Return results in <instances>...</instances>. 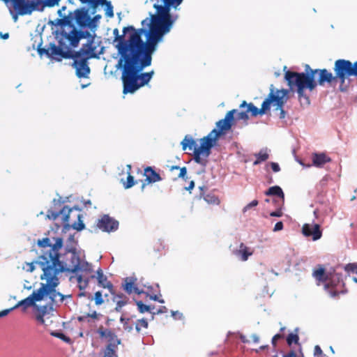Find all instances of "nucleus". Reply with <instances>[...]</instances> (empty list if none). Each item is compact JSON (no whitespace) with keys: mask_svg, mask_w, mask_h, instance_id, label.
Instances as JSON below:
<instances>
[{"mask_svg":"<svg viewBox=\"0 0 357 357\" xmlns=\"http://www.w3.org/2000/svg\"><path fill=\"white\" fill-rule=\"evenodd\" d=\"M269 152L270 151L268 149H262L259 151V153H255V156L256 157V160L254 161V165H258L261 162L266 161L269 158Z\"/></svg>","mask_w":357,"mask_h":357,"instance_id":"nucleus-30","label":"nucleus"},{"mask_svg":"<svg viewBox=\"0 0 357 357\" xmlns=\"http://www.w3.org/2000/svg\"><path fill=\"white\" fill-rule=\"evenodd\" d=\"M38 52L40 56L45 54L47 57L50 56V47L48 46L47 48H38Z\"/></svg>","mask_w":357,"mask_h":357,"instance_id":"nucleus-47","label":"nucleus"},{"mask_svg":"<svg viewBox=\"0 0 357 357\" xmlns=\"http://www.w3.org/2000/svg\"><path fill=\"white\" fill-rule=\"evenodd\" d=\"M204 200L208 204H218L219 201L217 197L213 195H206L204 197Z\"/></svg>","mask_w":357,"mask_h":357,"instance_id":"nucleus-40","label":"nucleus"},{"mask_svg":"<svg viewBox=\"0 0 357 357\" xmlns=\"http://www.w3.org/2000/svg\"><path fill=\"white\" fill-rule=\"evenodd\" d=\"M107 0H88L86 3H90L93 6H98V5H103Z\"/></svg>","mask_w":357,"mask_h":357,"instance_id":"nucleus-46","label":"nucleus"},{"mask_svg":"<svg viewBox=\"0 0 357 357\" xmlns=\"http://www.w3.org/2000/svg\"><path fill=\"white\" fill-rule=\"evenodd\" d=\"M186 174H187L186 167H183L180 168V173L178 175V176L180 178H184L185 176L186 175Z\"/></svg>","mask_w":357,"mask_h":357,"instance_id":"nucleus-56","label":"nucleus"},{"mask_svg":"<svg viewBox=\"0 0 357 357\" xmlns=\"http://www.w3.org/2000/svg\"><path fill=\"white\" fill-rule=\"evenodd\" d=\"M270 165L274 172H278L280 171V167L278 163L271 162Z\"/></svg>","mask_w":357,"mask_h":357,"instance_id":"nucleus-51","label":"nucleus"},{"mask_svg":"<svg viewBox=\"0 0 357 357\" xmlns=\"http://www.w3.org/2000/svg\"><path fill=\"white\" fill-rule=\"evenodd\" d=\"M282 337V335H280V334H276L273 336V337L272 338V344L273 345H275L276 344V342Z\"/></svg>","mask_w":357,"mask_h":357,"instance_id":"nucleus-58","label":"nucleus"},{"mask_svg":"<svg viewBox=\"0 0 357 357\" xmlns=\"http://www.w3.org/2000/svg\"><path fill=\"white\" fill-rule=\"evenodd\" d=\"M135 184L134 178L131 175H128L127 177V181L124 183L125 188H130Z\"/></svg>","mask_w":357,"mask_h":357,"instance_id":"nucleus-44","label":"nucleus"},{"mask_svg":"<svg viewBox=\"0 0 357 357\" xmlns=\"http://www.w3.org/2000/svg\"><path fill=\"white\" fill-rule=\"evenodd\" d=\"M97 226L103 231L111 232L118 229L119 222L109 215H105L98 220Z\"/></svg>","mask_w":357,"mask_h":357,"instance_id":"nucleus-20","label":"nucleus"},{"mask_svg":"<svg viewBox=\"0 0 357 357\" xmlns=\"http://www.w3.org/2000/svg\"><path fill=\"white\" fill-rule=\"evenodd\" d=\"M96 47L93 46V40H88L86 44L82 45V47L78 52L72 53V57H80L89 59L96 57L97 55L95 52Z\"/></svg>","mask_w":357,"mask_h":357,"instance_id":"nucleus-17","label":"nucleus"},{"mask_svg":"<svg viewBox=\"0 0 357 357\" xmlns=\"http://www.w3.org/2000/svg\"><path fill=\"white\" fill-rule=\"evenodd\" d=\"M313 277L319 282H324L325 284L328 281L329 273L325 271L324 268L320 267L313 272Z\"/></svg>","mask_w":357,"mask_h":357,"instance_id":"nucleus-32","label":"nucleus"},{"mask_svg":"<svg viewBox=\"0 0 357 357\" xmlns=\"http://www.w3.org/2000/svg\"><path fill=\"white\" fill-rule=\"evenodd\" d=\"M45 270L40 279L45 281V283H41L38 290L43 292V300L45 296H49L52 304L59 305L66 298L71 297V295L65 296L56 290V287L60 284L59 275L62 269H57L54 266L52 268L47 266Z\"/></svg>","mask_w":357,"mask_h":357,"instance_id":"nucleus-5","label":"nucleus"},{"mask_svg":"<svg viewBox=\"0 0 357 357\" xmlns=\"http://www.w3.org/2000/svg\"><path fill=\"white\" fill-rule=\"evenodd\" d=\"M334 71L336 77L342 84L351 76H355V63L344 59H338L335 63Z\"/></svg>","mask_w":357,"mask_h":357,"instance_id":"nucleus-11","label":"nucleus"},{"mask_svg":"<svg viewBox=\"0 0 357 357\" xmlns=\"http://www.w3.org/2000/svg\"><path fill=\"white\" fill-rule=\"evenodd\" d=\"M14 310H15V308H14V307H13L11 308L6 309V310H4L0 312V318L8 315L11 311H13Z\"/></svg>","mask_w":357,"mask_h":357,"instance_id":"nucleus-53","label":"nucleus"},{"mask_svg":"<svg viewBox=\"0 0 357 357\" xmlns=\"http://www.w3.org/2000/svg\"><path fill=\"white\" fill-rule=\"evenodd\" d=\"M283 229V223L282 222L280 221V222H278L275 225V227L273 228V231H280Z\"/></svg>","mask_w":357,"mask_h":357,"instance_id":"nucleus-52","label":"nucleus"},{"mask_svg":"<svg viewBox=\"0 0 357 357\" xmlns=\"http://www.w3.org/2000/svg\"><path fill=\"white\" fill-rule=\"evenodd\" d=\"M72 17L73 20H75L80 28L88 27L93 31L96 27V20L100 17V16H96L93 19H91L88 14V10L84 8L76 9L72 13Z\"/></svg>","mask_w":357,"mask_h":357,"instance_id":"nucleus-13","label":"nucleus"},{"mask_svg":"<svg viewBox=\"0 0 357 357\" xmlns=\"http://www.w3.org/2000/svg\"><path fill=\"white\" fill-rule=\"evenodd\" d=\"M273 101H276L280 104L282 103L281 97H273V85H271L270 93L262 102L261 109H258L252 103L247 104L245 101L241 103L240 107H246L247 113L250 112L252 116H257L258 114L263 115L266 114L270 109Z\"/></svg>","mask_w":357,"mask_h":357,"instance_id":"nucleus-9","label":"nucleus"},{"mask_svg":"<svg viewBox=\"0 0 357 357\" xmlns=\"http://www.w3.org/2000/svg\"><path fill=\"white\" fill-rule=\"evenodd\" d=\"M9 10V13L10 14V15L12 16V18L13 20V21L15 22H17V20H18V17L20 15L21 16H24V15H26L25 14L22 13H20V11L15 9V8H11L10 6H6Z\"/></svg>","mask_w":357,"mask_h":357,"instance_id":"nucleus-35","label":"nucleus"},{"mask_svg":"<svg viewBox=\"0 0 357 357\" xmlns=\"http://www.w3.org/2000/svg\"><path fill=\"white\" fill-rule=\"evenodd\" d=\"M74 60L73 66L76 70V75L78 77H87L90 68L87 63L86 59L80 57H72Z\"/></svg>","mask_w":357,"mask_h":357,"instance_id":"nucleus-18","label":"nucleus"},{"mask_svg":"<svg viewBox=\"0 0 357 357\" xmlns=\"http://www.w3.org/2000/svg\"><path fill=\"white\" fill-rule=\"evenodd\" d=\"M314 357H323V352L321 347L318 345L315 346L314 351Z\"/></svg>","mask_w":357,"mask_h":357,"instance_id":"nucleus-48","label":"nucleus"},{"mask_svg":"<svg viewBox=\"0 0 357 357\" xmlns=\"http://www.w3.org/2000/svg\"><path fill=\"white\" fill-rule=\"evenodd\" d=\"M330 161V158H328L324 153H314L312 155V162L313 165L316 167H321L322 165Z\"/></svg>","mask_w":357,"mask_h":357,"instance_id":"nucleus-26","label":"nucleus"},{"mask_svg":"<svg viewBox=\"0 0 357 357\" xmlns=\"http://www.w3.org/2000/svg\"><path fill=\"white\" fill-rule=\"evenodd\" d=\"M172 316L175 319H181L183 317V314L178 311H172Z\"/></svg>","mask_w":357,"mask_h":357,"instance_id":"nucleus-55","label":"nucleus"},{"mask_svg":"<svg viewBox=\"0 0 357 357\" xmlns=\"http://www.w3.org/2000/svg\"><path fill=\"white\" fill-rule=\"evenodd\" d=\"M50 56L58 61H61L62 58H70L72 57L71 48L73 47H66L59 43V46H56L54 43H50Z\"/></svg>","mask_w":357,"mask_h":357,"instance_id":"nucleus-16","label":"nucleus"},{"mask_svg":"<svg viewBox=\"0 0 357 357\" xmlns=\"http://www.w3.org/2000/svg\"><path fill=\"white\" fill-rule=\"evenodd\" d=\"M236 255L241 259V261H247L248 257L253 254V251L250 248L241 243L239 250L236 251Z\"/></svg>","mask_w":357,"mask_h":357,"instance_id":"nucleus-27","label":"nucleus"},{"mask_svg":"<svg viewBox=\"0 0 357 357\" xmlns=\"http://www.w3.org/2000/svg\"><path fill=\"white\" fill-rule=\"evenodd\" d=\"M43 300V292L39 291L38 289L34 290L32 294L25 299L19 301L15 306V310L22 307V311H25L30 307H33L39 313L46 314L48 312L52 310V306L48 305H38L36 302Z\"/></svg>","mask_w":357,"mask_h":357,"instance_id":"nucleus-8","label":"nucleus"},{"mask_svg":"<svg viewBox=\"0 0 357 357\" xmlns=\"http://www.w3.org/2000/svg\"><path fill=\"white\" fill-rule=\"evenodd\" d=\"M73 209V208H70L68 206H63L59 211L49 210L47 213V217L50 220H56L61 217L64 226L66 227L68 225V222L69 221L70 213L72 212Z\"/></svg>","mask_w":357,"mask_h":357,"instance_id":"nucleus-22","label":"nucleus"},{"mask_svg":"<svg viewBox=\"0 0 357 357\" xmlns=\"http://www.w3.org/2000/svg\"><path fill=\"white\" fill-rule=\"evenodd\" d=\"M40 315L37 316V320H38L40 323L43 324V323H44V321H44V319H43V316H44L45 314H43L42 313H40Z\"/></svg>","mask_w":357,"mask_h":357,"instance_id":"nucleus-61","label":"nucleus"},{"mask_svg":"<svg viewBox=\"0 0 357 357\" xmlns=\"http://www.w3.org/2000/svg\"><path fill=\"white\" fill-rule=\"evenodd\" d=\"M258 205V201L257 200H253L248 204H247L243 208V213H245L248 210L251 209L253 207H255Z\"/></svg>","mask_w":357,"mask_h":357,"instance_id":"nucleus-43","label":"nucleus"},{"mask_svg":"<svg viewBox=\"0 0 357 357\" xmlns=\"http://www.w3.org/2000/svg\"><path fill=\"white\" fill-rule=\"evenodd\" d=\"M97 313L94 311L91 314H87L78 317V320L82 322H89L91 319H95L97 318Z\"/></svg>","mask_w":357,"mask_h":357,"instance_id":"nucleus-38","label":"nucleus"},{"mask_svg":"<svg viewBox=\"0 0 357 357\" xmlns=\"http://www.w3.org/2000/svg\"><path fill=\"white\" fill-rule=\"evenodd\" d=\"M82 215L81 214L77 215V222L73 224L72 227L77 231H82L84 229L85 225L82 220Z\"/></svg>","mask_w":357,"mask_h":357,"instance_id":"nucleus-37","label":"nucleus"},{"mask_svg":"<svg viewBox=\"0 0 357 357\" xmlns=\"http://www.w3.org/2000/svg\"><path fill=\"white\" fill-rule=\"evenodd\" d=\"M113 34L114 36V41L118 42L116 45V47L118 50L119 54L121 55V57L118 61V68H122V82L123 84V93L126 94V88L128 87V82L130 74V69L131 68V59L132 56L130 55L131 52L130 50V47H128L130 44L131 40V33L128 40L125 39L124 29H123V34L119 35V32L118 29H114L113 31Z\"/></svg>","mask_w":357,"mask_h":357,"instance_id":"nucleus-7","label":"nucleus"},{"mask_svg":"<svg viewBox=\"0 0 357 357\" xmlns=\"http://www.w3.org/2000/svg\"><path fill=\"white\" fill-rule=\"evenodd\" d=\"M94 300L96 305H101L103 303L102 293L100 291L96 292Z\"/></svg>","mask_w":357,"mask_h":357,"instance_id":"nucleus-45","label":"nucleus"},{"mask_svg":"<svg viewBox=\"0 0 357 357\" xmlns=\"http://www.w3.org/2000/svg\"><path fill=\"white\" fill-rule=\"evenodd\" d=\"M270 215L272 217H280V216H282V213L280 210H278V211L271 212Z\"/></svg>","mask_w":357,"mask_h":357,"instance_id":"nucleus-59","label":"nucleus"},{"mask_svg":"<svg viewBox=\"0 0 357 357\" xmlns=\"http://www.w3.org/2000/svg\"><path fill=\"white\" fill-rule=\"evenodd\" d=\"M296 354L294 351H291L287 354L283 356V357H296Z\"/></svg>","mask_w":357,"mask_h":357,"instance_id":"nucleus-63","label":"nucleus"},{"mask_svg":"<svg viewBox=\"0 0 357 357\" xmlns=\"http://www.w3.org/2000/svg\"><path fill=\"white\" fill-rule=\"evenodd\" d=\"M248 118L246 110L239 112L237 109H232L227 113L225 119L216 123V127L218 130L214 128L206 136L200 139L199 146L191 136L186 135L181 142L182 149L184 151L187 149L193 151L194 160L197 164L206 166L208 161L207 158L211 154V150L215 145L220 136L231 128L234 120L247 121Z\"/></svg>","mask_w":357,"mask_h":357,"instance_id":"nucleus-2","label":"nucleus"},{"mask_svg":"<svg viewBox=\"0 0 357 357\" xmlns=\"http://www.w3.org/2000/svg\"><path fill=\"white\" fill-rule=\"evenodd\" d=\"M136 281L137 278L134 277H127L123 280L122 286L127 294H131L135 293L136 294L140 295L145 293L143 289H141L136 284Z\"/></svg>","mask_w":357,"mask_h":357,"instance_id":"nucleus-23","label":"nucleus"},{"mask_svg":"<svg viewBox=\"0 0 357 357\" xmlns=\"http://www.w3.org/2000/svg\"><path fill=\"white\" fill-rule=\"evenodd\" d=\"M287 93H288V91L286 89H280V90L277 89L275 91V89H273V97H280V98L281 97L282 103L280 104V103L277 102L276 101H273L271 102V105L273 107H275V110L280 111L279 117L281 119H284L285 116H286V112L284 110L283 107L287 102Z\"/></svg>","mask_w":357,"mask_h":357,"instance_id":"nucleus-19","label":"nucleus"},{"mask_svg":"<svg viewBox=\"0 0 357 357\" xmlns=\"http://www.w3.org/2000/svg\"><path fill=\"white\" fill-rule=\"evenodd\" d=\"M298 336L296 334L290 333L287 337V342L289 345H291L292 343L297 344L298 342Z\"/></svg>","mask_w":357,"mask_h":357,"instance_id":"nucleus-41","label":"nucleus"},{"mask_svg":"<svg viewBox=\"0 0 357 357\" xmlns=\"http://www.w3.org/2000/svg\"><path fill=\"white\" fill-rule=\"evenodd\" d=\"M66 10V6H62L60 9L58 10L57 13H58V15H59V17H67V15L65 13Z\"/></svg>","mask_w":357,"mask_h":357,"instance_id":"nucleus-54","label":"nucleus"},{"mask_svg":"<svg viewBox=\"0 0 357 357\" xmlns=\"http://www.w3.org/2000/svg\"><path fill=\"white\" fill-rule=\"evenodd\" d=\"M52 335L55 336V337H59L62 340H63L64 341L66 342H70V338L66 337L65 335H63V333H52Z\"/></svg>","mask_w":357,"mask_h":357,"instance_id":"nucleus-50","label":"nucleus"},{"mask_svg":"<svg viewBox=\"0 0 357 357\" xmlns=\"http://www.w3.org/2000/svg\"><path fill=\"white\" fill-rule=\"evenodd\" d=\"M120 343V341L119 340H116V344L109 343L105 350L103 357H117L115 351V348L116 347V345Z\"/></svg>","mask_w":357,"mask_h":357,"instance_id":"nucleus-34","label":"nucleus"},{"mask_svg":"<svg viewBox=\"0 0 357 357\" xmlns=\"http://www.w3.org/2000/svg\"><path fill=\"white\" fill-rule=\"evenodd\" d=\"M306 71L307 73L287 71L284 77L291 89L296 87L301 104L307 106L310 104V100L309 96L305 93L304 90L312 91L316 88L317 83L314 79V75L317 74V70H312L307 65Z\"/></svg>","mask_w":357,"mask_h":357,"instance_id":"nucleus-4","label":"nucleus"},{"mask_svg":"<svg viewBox=\"0 0 357 357\" xmlns=\"http://www.w3.org/2000/svg\"><path fill=\"white\" fill-rule=\"evenodd\" d=\"M34 264H36V260L32 263H30V264H28V266H29V268H28V271H30V272H32L34 268H35V266H34Z\"/></svg>","mask_w":357,"mask_h":357,"instance_id":"nucleus-60","label":"nucleus"},{"mask_svg":"<svg viewBox=\"0 0 357 357\" xmlns=\"http://www.w3.org/2000/svg\"><path fill=\"white\" fill-rule=\"evenodd\" d=\"M50 23L53 26H60L61 30L56 32V38L58 43H60L62 45L66 43V38L68 37V31L69 27H73V17L72 13H70L67 17H61V19H56L53 21H50Z\"/></svg>","mask_w":357,"mask_h":357,"instance_id":"nucleus-12","label":"nucleus"},{"mask_svg":"<svg viewBox=\"0 0 357 357\" xmlns=\"http://www.w3.org/2000/svg\"><path fill=\"white\" fill-rule=\"evenodd\" d=\"M54 244H52L49 238H43L38 241V245L42 248L41 253L39 255L36 259V264L39 266L42 271H45V266H52L58 265L56 263L60 264L59 250L63 246V238L57 237L55 239Z\"/></svg>","mask_w":357,"mask_h":357,"instance_id":"nucleus-6","label":"nucleus"},{"mask_svg":"<svg viewBox=\"0 0 357 357\" xmlns=\"http://www.w3.org/2000/svg\"><path fill=\"white\" fill-rule=\"evenodd\" d=\"M316 70H317V73H319V75L318 79V84L319 85H324L325 82L331 83L333 80L337 79L336 75L334 77L333 74L328 72L326 69H317Z\"/></svg>","mask_w":357,"mask_h":357,"instance_id":"nucleus-24","label":"nucleus"},{"mask_svg":"<svg viewBox=\"0 0 357 357\" xmlns=\"http://www.w3.org/2000/svg\"><path fill=\"white\" fill-rule=\"evenodd\" d=\"M6 6H10L26 15L38 12V0H2Z\"/></svg>","mask_w":357,"mask_h":357,"instance_id":"nucleus-10","label":"nucleus"},{"mask_svg":"<svg viewBox=\"0 0 357 357\" xmlns=\"http://www.w3.org/2000/svg\"><path fill=\"white\" fill-rule=\"evenodd\" d=\"M266 195H273L276 196L280 199V201L283 203L284 199V195L280 186L275 185L268 188V190L265 192Z\"/></svg>","mask_w":357,"mask_h":357,"instance_id":"nucleus-28","label":"nucleus"},{"mask_svg":"<svg viewBox=\"0 0 357 357\" xmlns=\"http://www.w3.org/2000/svg\"><path fill=\"white\" fill-rule=\"evenodd\" d=\"M57 269H62L61 273H73L75 275L70 276V281L77 282L80 290H84L89 282L91 278H95L93 275H90L93 268L91 264L85 261H82L75 252L70 254V263L68 264L61 261L60 264L56 263Z\"/></svg>","mask_w":357,"mask_h":357,"instance_id":"nucleus-3","label":"nucleus"},{"mask_svg":"<svg viewBox=\"0 0 357 357\" xmlns=\"http://www.w3.org/2000/svg\"><path fill=\"white\" fill-rule=\"evenodd\" d=\"M167 308L165 306H161L156 312H153V314H163L167 312Z\"/></svg>","mask_w":357,"mask_h":357,"instance_id":"nucleus-57","label":"nucleus"},{"mask_svg":"<svg viewBox=\"0 0 357 357\" xmlns=\"http://www.w3.org/2000/svg\"><path fill=\"white\" fill-rule=\"evenodd\" d=\"M97 276L96 278L98 280V284L107 289H112V284L110 282L108 281L107 277L103 274V272L101 268H98L96 271Z\"/></svg>","mask_w":357,"mask_h":357,"instance_id":"nucleus-25","label":"nucleus"},{"mask_svg":"<svg viewBox=\"0 0 357 357\" xmlns=\"http://www.w3.org/2000/svg\"><path fill=\"white\" fill-rule=\"evenodd\" d=\"M98 333L101 337H107L111 334L109 330H104L102 328L98 329Z\"/></svg>","mask_w":357,"mask_h":357,"instance_id":"nucleus-49","label":"nucleus"},{"mask_svg":"<svg viewBox=\"0 0 357 357\" xmlns=\"http://www.w3.org/2000/svg\"><path fill=\"white\" fill-rule=\"evenodd\" d=\"M68 37L66 38V43L64 46L67 47H77L80 39L87 38L88 40H93L94 37L88 31H78L75 26L73 24V27L68 28Z\"/></svg>","mask_w":357,"mask_h":357,"instance_id":"nucleus-15","label":"nucleus"},{"mask_svg":"<svg viewBox=\"0 0 357 357\" xmlns=\"http://www.w3.org/2000/svg\"><path fill=\"white\" fill-rule=\"evenodd\" d=\"M314 215L319 220V223L304 224L302 227V234L304 236L311 238L312 241H316L322 236L321 223L323 222V220H320L319 209L314 211Z\"/></svg>","mask_w":357,"mask_h":357,"instance_id":"nucleus-14","label":"nucleus"},{"mask_svg":"<svg viewBox=\"0 0 357 357\" xmlns=\"http://www.w3.org/2000/svg\"><path fill=\"white\" fill-rule=\"evenodd\" d=\"M136 304L137 305L138 310L139 311V312L144 313L146 312H151V306L144 304L142 301H137Z\"/></svg>","mask_w":357,"mask_h":357,"instance_id":"nucleus-39","label":"nucleus"},{"mask_svg":"<svg viewBox=\"0 0 357 357\" xmlns=\"http://www.w3.org/2000/svg\"><path fill=\"white\" fill-rule=\"evenodd\" d=\"M114 301L116 303V311L120 312L122 307L128 303V298L123 294H121L115 297Z\"/></svg>","mask_w":357,"mask_h":357,"instance_id":"nucleus-33","label":"nucleus"},{"mask_svg":"<svg viewBox=\"0 0 357 357\" xmlns=\"http://www.w3.org/2000/svg\"><path fill=\"white\" fill-rule=\"evenodd\" d=\"M252 338L253 340V342L255 343H257L259 341V338L256 334L252 335Z\"/></svg>","mask_w":357,"mask_h":357,"instance_id":"nucleus-64","label":"nucleus"},{"mask_svg":"<svg viewBox=\"0 0 357 357\" xmlns=\"http://www.w3.org/2000/svg\"><path fill=\"white\" fill-rule=\"evenodd\" d=\"M345 271L349 273H356L357 274V264H349L345 266Z\"/></svg>","mask_w":357,"mask_h":357,"instance_id":"nucleus-42","label":"nucleus"},{"mask_svg":"<svg viewBox=\"0 0 357 357\" xmlns=\"http://www.w3.org/2000/svg\"><path fill=\"white\" fill-rule=\"evenodd\" d=\"M103 5L105 6V15L109 18L113 17V6L112 5L111 1H107L105 3H103Z\"/></svg>","mask_w":357,"mask_h":357,"instance_id":"nucleus-36","label":"nucleus"},{"mask_svg":"<svg viewBox=\"0 0 357 357\" xmlns=\"http://www.w3.org/2000/svg\"><path fill=\"white\" fill-rule=\"evenodd\" d=\"M342 282V276L340 273L337 272H334L333 273H330L328 278V281L325 284V288L326 289L330 287L335 288L334 290L332 289L329 291V294L332 297H335L337 295L338 289L336 288L341 282Z\"/></svg>","mask_w":357,"mask_h":357,"instance_id":"nucleus-21","label":"nucleus"},{"mask_svg":"<svg viewBox=\"0 0 357 357\" xmlns=\"http://www.w3.org/2000/svg\"><path fill=\"white\" fill-rule=\"evenodd\" d=\"M142 326H144V328H147L148 327V322L146 319H142L141 320H139Z\"/></svg>","mask_w":357,"mask_h":357,"instance_id":"nucleus-62","label":"nucleus"},{"mask_svg":"<svg viewBox=\"0 0 357 357\" xmlns=\"http://www.w3.org/2000/svg\"><path fill=\"white\" fill-rule=\"evenodd\" d=\"M176 20V16H172L169 12L156 10L155 15H151V18L147 17L142 21V26L148 29H136L132 26L124 27V33L131 31L128 47L132 60L126 94L135 93L151 79L153 71L139 73L151 64L152 54L158 44L162 41L163 36L170 31Z\"/></svg>","mask_w":357,"mask_h":357,"instance_id":"nucleus-1","label":"nucleus"},{"mask_svg":"<svg viewBox=\"0 0 357 357\" xmlns=\"http://www.w3.org/2000/svg\"><path fill=\"white\" fill-rule=\"evenodd\" d=\"M61 0H38V12L44 11L45 8L58 6Z\"/></svg>","mask_w":357,"mask_h":357,"instance_id":"nucleus-31","label":"nucleus"},{"mask_svg":"<svg viewBox=\"0 0 357 357\" xmlns=\"http://www.w3.org/2000/svg\"><path fill=\"white\" fill-rule=\"evenodd\" d=\"M144 174L146 180L149 183H155L161 180L160 175L156 173L151 167H148L144 170Z\"/></svg>","mask_w":357,"mask_h":357,"instance_id":"nucleus-29","label":"nucleus"}]
</instances>
